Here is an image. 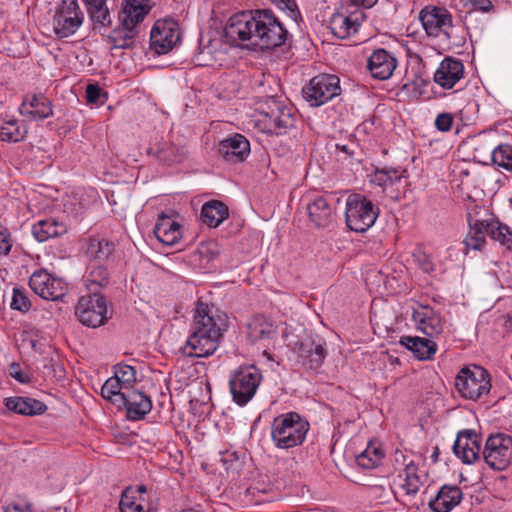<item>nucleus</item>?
<instances>
[{
	"instance_id": "1",
	"label": "nucleus",
	"mask_w": 512,
	"mask_h": 512,
	"mask_svg": "<svg viewBox=\"0 0 512 512\" xmlns=\"http://www.w3.org/2000/svg\"><path fill=\"white\" fill-rule=\"evenodd\" d=\"M288 35L284 24L268 9L236 13L225 26V37L231 44L254 50L280 47Z\"/></svg>"
},
{
	"instance_id": "2",
	"label": "nucleus",
	"mask_w": 512,
	"mask_h": 512,
	"mask_svg": "<svg viewBox=\"0 0 512 512\" xmlns=\"http://www.w3.org/2000/svg\"><path fill=\"white\" fill-rule=\"evenodd\" d=\"M227 329V316L214 305L198 302L192 324V333L187 338L183 353L192 358H206L219 347Z\"/></svg>"
},
{
	"instance_id": "3",
	"label": "nucleus",
	"mask_w": 512,
	"mask_h": 512,
	"mask_svg": "<svg viewBox=\"0 0 512 512\" xmlns=\"http://www.w3.org/2000/svg\"><path fill=\"white\" fill-rule=\"evenodd\" d=\"M310 429L309 422L296 412L275 417L271 424V440L278 449H290L301 445Z\"/></svg>"
},
{
	"instance_id": "4",
	"label": "nucleus",
	"mask_w": 512,
	"mask_h": 512,
	"mask_svg": "<svg viewBox=\"0 0 512 512\" xmlns=\"http://www.w3.org/2000/svg\"><path fill=\"white\" fill-rule=\"evenodd\" d=\"M379 216V208L362 194H350L345 204V221L354 232L363 233L371 228Z\"/></svg>"
},
{
	"instance_id": "5",
	"label": "nucleus",
	"mask_w": 512,
	"mask_h": 512,
	"mask_svg": "<svg viewBox=\"0 0 512 512\" xmlns=\"http://www.w3.org/2000/svg\"><path fill=\"white\" fill-rule=\"evenodd\" d=\"M262 381L261 371L254 365L240 366L229 377V388L233 401L245 406L252 400Z\"/></svg>"
},
{
	"instance_id": "6",
	"label": "nucleus",
	"mask_w": 512,
	"mask_h": 512,
	"mask_svg": "<svg viewBox=\"0 0 512 512\" xmlns=\"http://www.w3.org/2000/svg\"><path fill=\"white\" fill-rule=\"evenodd\" d=\"M282 335L286 345L297 353L302 365L313 370L322 365L326 351L321 343H316L310 336L300 337L288 328L283 331Z\"/></svg>"
},
{
	"instance_id": "7",
	"label": "nucleus",
	"mask_w": 512,
	"mask_h": 512,
	"mask_svg": "<svg viewBox=\"0 0 512 512\" xmlns=\"http://www.w3.org/2000/svg\"><path fill=\"white\" fill-rule=\"evenodd\" d=\"M455 386L462 397L476 401L490 392V377L480 366L465 367L458 372Z\"/></svg>"
},
{
	"instance_id": "8",
	"label": "nucleus",
	"mask_w": 512,
	"mask_h": 512,
	"mask_svg": "<svg viewBox=\"0 0 512 512\" xmlns=\"http://www.w3.org/2000/svg\"><path fill=\"white\" fill-rule=\"evenodd\" d=\"M419 19L428 36H443L447 40L454 37L453 18L445 7L425 6L419 13Z\"/></svg>"
},
{
	"instance_id": "9",
	"label": "nucleus",
	"mask_w": 512,
	"mask_h": 512,
	"mask_svg": "<svg viewBox=\"0 0 512 512\" xmlns=\"http://www.w3.org/2000/svg\"><path fill=\"white\" fill-rule=\"evenodd\" d=\"M341 92L340 80L336 75L320 74L313 77L302 89L303 98L313 107H319Z\"/></svg>"
},
{
	"instance_id": "10",
	"label": "nucleus",
	"mask_w": 512,
	"mask_h": 512,
	"mask_svg": "<svg viewBox=\"0 0 512 512\" xmlns=\"http://www.w3.org/2000/svg\"><path fill=\"white\" fill-rule=\"evenodd\" d=\"M83 19L77 0H62L53 17L54 33L58 38H67L76 33Z\"/></svg>"
},
{
	"instance_id": "11",
	"label": "nucleus",
	"mask_w": 512,
	"mask_h": 512,
	"mask_svg": "<svg viewBox=\"0 0 512 512\" xmlns=\"http://www.w3.org/2000/svg\"><path fill=\"white\" fill-rule=\"evenodd\" d=\"M483 457L490 468L506 469L512 464V437L502 433L491 435L486 441Z\"/></svg>"
},
{
	"instance_id": "12",
	"label": "nucleus",
	"mask_w": 512,
	"mask_h": 512,
	"mask_svg": "<svg viewBox=\"0 0 512 512\" xmlns=\"http://www.w3.org/2000/svg\"><path fill=\"white\" fill-rule=\"evenodd\" d=\"M29 286L35 294L44 300L57 301L61 299L68 290L67 283L60 277L40 269L32 273L29 279Z\"/></svg>"
},
{
	"instance_id": "13",
	"label": "nucleus",
	"mask_w": 512,
	"mask_h": 512,
	"mask_svg": "<svg viewBox=\"0 0 512 512\" xmlns=\"http://www.w3.org/2000/svg\"><path fill=\"white\" fill-rule=\"evenodd\" d=\"M107 305L105 299L99 294L82 296L75 308L79 321L88 327L96 328L107 320Z\"/></svg>"
},
{
	"instance_id": "14",
	"label": "nucleus",
	"mask_w": 512,
	"mask_h": 512,
	"mask_svg": "<svg viewBox=\"0 0 512 512\" xmlns=\"http://www.w3.org/2000/svg\"><path fill=\"white\" fill-rule=\"evenodd\" d=\"M179 25L172 19L157 20L150 33V47L157 54L168 53L179 41Z\"/></svg>"
},
{
	"instance_id": "15",
	"label": "nucleus",
	"mask_w": 512,
	"mask_h": 512,
	"mask_svg": "<svg viewBox=\"0 0 512 512\" xmlns=\"http://www.w3.org/2000/svg\"><path fill=\"white\" fill-rule=\"evenodd\" d=\"M412 320L416 329L430 338L439 336L443 331L440 314L429 305L416 304L413 306Z\"/></svg>"
},
{
	"instance_id": "16",
	"label": "nucleus",
	"mask_w": 512,
	"mask_h": 512,
	"mask_svg": "<svg viewBox=\"0 0 512 512\" xmlns=\"http://www.w3.org/2000/svg\"><path fill=\"white\" fill-rule=\"evenodd\" d=\"M332 201L329 195H317L307 202L306 211L314 228L324 229L333 222L335 208Z\"/></svg>"
},
{
	"instance_id": "17",
	"label": "nucleus",
	"mask_w": 512,
	"mask_h": 512,
	"mask_svg": "<svg viewBox=\"0 0 512 512\" xmlns=\"http://www.w3.org/2000/svg\"><path fill=\"white\" fill-rule=\"evenodd\" d=\"M273 105L275 108H270V112L265 115L268 131L276 135L287 134L295 128L297 122L295 110L276 101H273Z\"/></svg>"
},
{
	"instance_id": "18",
	"label": "nucleus",
	"mask_w": 512,
	"mask_h": 512,
	"mask_svg": "<svg viewBox=\"0 0 512 512\" xmlns=\"http://www.w3.org/2000/svg\"><path fill=\"white\" fill-rule=\"evenodd\" d=\"M364 19L365 13L359 9L337 11L330 18V29L336 37L345 39L358 31Z\"/></svg>"
},
{
	"instance_id": "19",
	"label": "nucleus",
	"mask_w": 512,
	"mask_h": 512,
	"mask_svg": "<svg viewBox=\"0 0 512 512\" xmlns=\"http://www.w3.org/2000/svg\"><path fill=\"white\" fill-rule=\"evenodd\" d=\"M455 456L464 464H472L480 458V441L474 430H464L457 434L452 447Z\"/></svg>"
},
{
	"instance_id": "20",
	"label": "nucleus",
	"mask_w": 512,
	"mask_h": 512,
	"mask_svg": "<svg viewBox=\"0 0 512 512\" xmlns=\"http://www.w3.org/2000/svg\"><path fill=\"white\" fill-rule=\"evenodd\" d=\"M467 221L469 231L463 243L469 249L480 250L485 244L486 235L489 236V214L484 211V215L480 216L479 212H469Z\"/></svg>"
},
{
	"instance_id": "21",
	"label": "nucleus",
	"mask_w": 512,
	"mask_h": 512,
	"mask_svg": "<svg viewBox=\"0 0 512 512\" xmlns=\"http://www.w3.org/2000/svg\"><path fill=\"white\" fill-rule=\"evenodd\" d=\"M463 77V63L452 57H445L434 73L435 83L444 89H452Z\"/></svg>"
},
{
	"instance_id": "22",
	"label": "nucleus",
	"mask_w": 512,
	"mask_h": 512,
	"mask_svg": "<svg viewBox=\"0 0 512 512\" xmlns=\"http://www.w3.org/2000/svg\"><path fill=\"white\" fill-rule=\"evenodd\" d=\"M218 153L229 162H242L250 153V143L245 136L234 134L220 141Z\"/></svg>"
},
{
	"instance_id": "23",
	"label": "nucleus",
	"mask_w": 512,
	"mask_h": 512,
	"mask_svg": "<svg viewBox=\"0 0 512 512\" xmlns=\"http://www.w3.org/2000/svg\"><path fill=\"white\" fill-rule=\"evenodd\" d=\"M397 66L396 58L385 49L375 50L368 58L367 68L373 78L389 79Z\"/></svg>"
},
{
	"instance_id": "24",
	"label": "nucleus",
	"mask_w": 512,
	"mask_h": 512,
	"mask_svg": "<svg viewBox=\"0 0 512 512\" xmlns=\"http://www.w3.org/2000/svg\"><path fill=\"white\" fill-rule=\"evenodd\" d=\"M153 231L156 238L168 246L177 244L182 237L181 225L164 213L158 216Z\"/></svg>"
},
{
	"instance_id": "25",
	"label": "nucleus",
	"mask_w": 512,
	"mask_h": 512,
	"mask_svg": "<svg viewBox=\"0 0 512 512\" xmlns=\"http://www.w3.org/2000/svg\"><path fill=\"white\" fill-rule=\"evenodd\" d=\"M148 153L155 156L159 161L172 165L181 163L186 158L187 150L183 145L162 140L151 145Z\"/></svg>"
},
{
	"instance_id": "26",
	"label": "nucleus",
	"mask_w": 512,
	"mask_h": 512,
	"mask_svg": "<svg viewBox=\"0 0 512 512\" xmlns=\"http://www.w3.org/2000/svg\"><path fill=\"white\" fill-rule=\"evenodd\" d=\"M20 112L34 120H43L53 114L52 103L42 94L27 95L22 102Z\"/></svg>"
},
{
	"instance_id": "27",
	"label": "nucleus",
	"mask_w": 512,
	"mask_h": 512,
	"mask_svg": "<svg viewBox=\"0 0 512 512\" xmlns=\"http://www.w3.org/2000/svg\"><path fill=\"white\" fill-rule=\"evenodd\" d=\"M401 480V488L406 495H416L427 480V473L419 468L413 461L405 465L402 473L398 476Z\"/></svg>"
},
{
	"instance_id": "28",
	"label": "nucleus",
	"mask_w": 512,
	"mask_h": 512,
	"mask_svg": "<svg viewBox=\"0 0 512 512\" xmlns=\"http://www.w3.org/2000/svg\"><path fill=\"white\" fill-rule=\"evenodd\" d=\"M463 498V493L458 486L445 485L441 487L434 499L429 501V507L434 512H450Z\"/></svg>"
},
{
	"instance_id": "29",
	"label": "nucleus",
	"mask_w": 512,
	"mask_h": 512,
	"mask_svg": "<svg viewBox=\"0 0 512 512\" xmlns=\"http://www.w3.org/2000/svg\"><path fill=\"white\" fill-rule=\"evenodd\" d=\"M127 415L131 420L137 421L144 418L152 409L151 399L142 392L129 390L124 399Z\"/></svg>"
},
{
	"instance_id": "30",
	"label": "nucleus",
	"mask_w": 512,
	"mask_h": 512,
	"mask_svg": "<svg viewBox=\"0 0 512 512\" xmlns=\"http://www.w3.org/2000/svg\"><path fill=\"white\" fill-rule=\"evenodd\" d=\"M399 343L419 360H429L437 351V344L433 340L418 336H402Z\"/></svg>"
},
{
	"instance_id": "31",
	"label": "nucleus",
	"mask_w": 512,
	"mask_h": 512,
	"mask_svg": "<svg viewBox=\"0 0 512 512\" xmlns=\"http://www.w3.org/2000/svg\"><path fill=\"white\" fill-rule=\"evenodd\" d=\"M149 10V6L138 0H126L119 12V22L124 25H134V28L139 31L140 23L149 13Z\"/></svg>"
},
{
	"instance_id": "32",
	"label": "nucleus",
	"mask_w": 512,
	"mask_h": 512,
	"mask_svg": "<svg viewBox=\"0 0 512 512\" xmlns=\"http://www.w3.org/2000/svg\"><path fill=\"white\" fill-rule=\"evenodd\" d=\"M5 405L10 411L26 416L42 414L46 410L44 403L32 398L10 397L5 400Z\"/></svg>"
},
{
	"instance_id": "33",
	"label": "nucleus",
	"mask_w": 512,
	"mask_h": 512,
	"mask_svg": "<svg viewBox=\"0 0 512 512\" xmlns=\"http://www.w3.org/2000/svg\"><path fill=\"white\" fill-rule=\"evenodd\" d=\"M84 283L91 294H98V290L109 284V273L103 265L90 263L84 275Z\"/></svg>"
},
{
	"instance_id": "34",
	"label": "nucleus",
	"mask_w": 512,
	"mask_h": 512,
	"mask_svg": "<svg viewBox=\"0 0 512 512\" xmlns=\"http://www.w3.org/2000/svg\"><path fill=\"white\" fill-rule=\"evenodd\" d=\"M228 207L221 201L212 200L201 209L202 221L210 227H218L228 217Z\"/></svg>"
},
{
	"instance_id": "35",
	"label": "nucleus",
	"mask_w": 512,
	"mask_h": 512,
	"mask_svg": "<svg viewBox=\"0 0 512 512\" xmlns=\"http://www.w3.org/2000/svg\"><path fill=\"white\" fill-rule=\"evenodd\" d=\"M139 31L134 28V25H124L119 22V26L111 31L108 36V41L116 49H127L133 46Z\"/></svg>"
},
{
	"instance_id": "36",
	"label": "nucleus",
	"mask_w": 512,
	"mask_h": 512,
	"mask_svg": "<svg viewBox=\"0 0 512 512\" xmlns=\"http://www.w3.org/2000/svg\"><path fill=\"white\" fill-rule=\"evenodd\" d=\"M276 329L270 320L257 316L248 324V336L252 341L271 340L277 334Z\"/></svg>"
},
{
	"instance_id": "37",
	"label": "nucleus",
	"mask_w": 512,
	"mask_h": 512,
	"mask_svg": "<svg viewBox=\"0 0 512 512\" xmlns=\"http://www.w3.org/2000/svg\"><path fill=\"white\" fill-rule=\"evenodd\" d=\"M66 228L55 219L40 220L32 227V234L39 242H45L50 238L58 237L65 233Z\"/></svg>"
},
{
	"instance_id": "38",
	"label": "nucleus",
	"mask_w": 512,
	"mask_h": 512,
	"mask_svg": "<svg viewBox=\"0 0 512 512\" xmlns=\"http://www.w3.org/2000/svg\"><path fill=\"white\" fill-rule=\"evenodd\" d=\"M115 250V244L104 238H90L88 241L86 254L92 261H106Z\"/></svg>"
},
{
	"instance_id": "39",
	"label": "nucleus",
	"mask_w": 512,
	"mask_h": 512,
	"mask_svg": "<svg viewBox=\"0 0 512 512\" xmlns=\"http://www.w3.org/2000/svg\"><path fill=\"white\" fill-rule=\"evenodd\" d=\"M27 129L15 119H0V140L3 142H20L25 139Z\"/></svg>"
},
{
	"instance_id": "40",
	"label": "nucleus",
	"mask_w": 512,
	"mask_h": 512,
	"mask_svg": "<svg viewBox=\"0 0 512 512\" xmlns=\"http://www.w3.org/2000/svg\"><path fill=\"white\" fill-rule=\"evenodd\" d=\"M489 236L503 247L512 250V229L489 214Z\"/></svg>"
},
{
	"instance_id": "41",
	"label": "nucleus",
	"mask_w": 512,
	"mask_h": 512,
	"mask_svg": "<svg viewBox=\"0 0 512 512\" xmlns=\"http://www.w3.org/2000/svg\"><path fill=\"white\" fill-rule=\"evenodd\" d=\"M128 393V389L118 382L113 376L108 378L101 388L103 398L111 401L119 408L125 404L124 399Z\"/></svg>"
},
{
	"instance_id": "42",
	"label": "nucleus",
	"mask_w": 512,
	"mask_h": 512,
	"mask_svg": "<svg viewBox=\"0 0 512 512\" xmlns=\"http://www.w3.org/2000/svg\"><path fill=\"white\" fill-rule=\"evenodd\" d=\"M401 178V172L397 169H376L370 175V182L385 190L386 188L393 186L394 184L399 182Z\"/></svg>"
},
{
	"instance_id": "43",
	"label": "nucleus",
	"mask_w": 512,
	"mask_h": 512,
	"mask_svg": "<svg viewBox=\"0 0 512 512\" xmlns=\"http://www.w3.org/2000/svg\"><path fill=\"white\" fill-rule=\"evenodd\" d=\"M87 12L93 23V30L100 34H104L112 23V17L106 4L95 8H89Z\"/></svg>"
},
{
	"instance_id": "44",
	"label": "nucleus",
	"mask_w": 512,
	"mask_h": 512,
	"mask_svg": "<svg viewBox=\"0 0 512 512\" xmlns=\"http://www.w3.org/2000/svg\"><path fill=\"white\" fill-rule=\"evenodd\" d=\"M383 457L384 453L379 447L369 444L367 448L356 457V463L364 469H372L381 463Z\"/></svg>"
},
{
	"instance_id": "45",
	"label": "nucleus",
	"mask_w": 512,
	"mask_h": 512,
	"mask_svg": "<svg viewBox=\"0 0 512 512\" xmlns=\"http://www.w3.org/2000/svg\"><path fill=\"white\" fill-rule=\"evenodd\" d=\"M142 502L140 497H136L134 489L127 488L122 493L119 508L121 512H147Z\"/></svg>"
},
{
	"instance_id": "46",
	"label": "nucleus",
	"mask_w": 512,
	"mask_h": 512,
	"mask_svg": "<svg viewBox=\"0 0 512 512\" xmlns=\"http://www.w3.org/2000/svg\"><path fill=\"white\" fill-rule=\"evenodd\" d=\"M495 165L512 172V146L502 144L493 149L491 153Z\"/></svg>"
},
{
	"instance_id": "47",
	"label": "nucleus",
	"mask_w": 512,
	"mask_h": 512,
	"mask_svg": "<svg viewBox=\"0 0 512 512\" xmlns=\"http://www.w3.org/2000/svg\"><path fill=\"white\" fill-rule=\"evenodd\" d=\"M113 377L129 391L136 382V371L130 365L117 364L114 368Z\"/></svg>"
},
{
	"instance_id": "48",
	"label": "nucleus",
	"mask_w": 512,
	"mask_h": 512,
	"mask_svg": "<svg viewBox=\"0 0 512 512\" xmlns=\"http://www.w3.org/2000/svg\"><path fill=\"white\" fill-rule=\"evenodd\" d=\"M220 461L227 472L238 474L243 468V460L236 451H225L221 453Z\"/></svg>"
},
{
	"instance_id": "49",
	"label": "nucleus",
	"mask_w": 512,
	"mask_h": 512,
	"mask_svg": "<svg viewBox=\"0 0 512 512\" xmlns=\"http://www.w3.org/2000/svg\"><path fill=\"white\" fill-rule=\"evenodd\" d=\"M10 307L23 313L30 309L31 302L22 289L17 287L12 289Z\"/></svg>"
},
{
	"instance_id": "50",
	"label": "nucleus",
	"mask_w": 512,
	"mask_h": 512,
	"mask_svg": "<svg viewBox=\"0 0 512 512\" xmlns=\"http://www.w3.org/2000/svg\"><path fill=\"white\" fill-rule=\"evenodd\" d=\"M414 262L418 267L425 273H431L434 271V264L431 257L422 249L417 248L412 254Z\"/></svg>"
},
{
	"instance_id": "51",
	"label": "nucleus",
	"mask_w": 512,
	"mask_h": 512,
	"mask_svg": "<svg viewBox=\"0 0 512 512\" xmlns=\"http://www.w3.org/2000/svg\"><path fill=\"white\" fill-rule=\"evenodd\" d=\"M106 94L97 84H89L86 88V100L90 104H104Z\"/></svg>"
},
{
	"instance_id": "52",
	"label": "nucleus",
	"mask_w": 512,
	"mask_h": 512,
	"mask_svg": "<svg viewBox=\"0 0 512 512\" xmlns=\"http://www.w3.org/2000/svg\"><path fill=\"white\" fill-rule=\"evenodd\" d=\"M269 1L271 3H273L274 5H276L279 9H281L283 11H287L288 15L293 19H296L297 15L299 14V12L297 10V6H296L295 2H293L292 0H269Z\"/></svg>"
},
{
	"instance_id": "53",
	"label": "nucleus",
	"mask_w": 512,
	"mask_h": 512,
	"mask_svg": "<svg viewBox=\"0 0 512 512\" xmlns=\"http://www.w3.org/2000/svg\"><path fill=\"white\" fill-rule=\"evenodd\" d=\"M453 124V116L450 113H440L435 119V127L441 132H448Z\"/></svg>"
},
{
	"instance_id": "54",
	"label": "nucleus",
	"mask_w": 512,
	"mask_h": 512,
	"mask_svg": "<svg viewBox=\"0 0 512 512\" xmlns=\"http://www.w3.org/2000/svg\"><path fill=\"white\" fill-rule=\"evenodd\" d=\"M10 375L20 383H27L29 378L20 370V366L17 363H12L9 369Z\"/></svg>"
},
{
	"instance_id": "55",
	"label": "nucleus",
	"mask_w": 512,
	"mask_h": 512,
	"mask_svg": "<svg viewBox=\"0 0 512 512\" xmlns=\"http://www.w3.org/2000/svg\"><path fill=\"white\" fill-rule=\"evenodd\" d=\"M9 235L5 229L0 230V255L8 254L11 249Z\"/></svg>"
},
{
	"instance_id": "56",
	"label": "nucleus",
	"mask_w": 512,
	"mask_h": 512,
	"mask_svg": "<svg viewBox=\"0 0 512 512\" xmlns=\"http://www.w3.org/2000/svg\"><path fill=\"white\" fill-rule=\"evenodd\" d=\"M4 512H34L30 504L17 503L8 505Z\"/></svg>"
},
{
	"instance_id": "57",
	"label": "nucleus",
	"mask_w": 512,
	"mask_h": 512,
	"mask_svg": "<svg viewBox=\"0 0 512 512\" xmlns=\"http://www.w3.org/2000/svg\"><path fill=\"white\" fill-rule=\"evenodd\" d=\"M471 3L475 9L483 12H487L493 7L490 0H471Z\"/></svg>"
},
{
	"instance_id": "58",
	"label": "nucleus",
	"mask_w": 512,
	"mask_h": 512,
	"mask_svg": "<svg viewBox=\"0 0 512 512\" xmlns=\"http://www.w3.org/2000/svg\"><path fill=\"white\" fill-rule=\"evenodd\" d=\"M349 1L351 2V4L354 7H359V8H363V9L372 8L378 2V0H349Z\"/></svg>"
},
{
	"instance_id": "59",
	"label": "nucleus",
	"mask_w": 512,
	"mask_h": 512,
	"mask_svg": "<svg viewBox=\"0 0 512 512\" xmlns=\"http://www.w3.org/2000/svg\"><path fill=\"white\" fill-rule=\"evenodd\" d=\"M84 2L87 6V10L106 4V0H84Z\"/></svg>"
},
{
	"instance_id": "60",
	"label": "nucleus",
	"mask_w": 512,
	"mask_h": 512,
	"mask_svg": "<svg viewBox=\"0 0 512 512\" xmlns=\"http://www.w3.org/2000/svg\"><path fill=\"white\" fill-rule=\"evenodd\" d=\"M337 148L346 154H352L347 145H337Z\"/></svg>"
},
{
	"instance_id": "61",
	"label": "nucleus",
	"mask_w": 512,
	"mask_h": 512,
	"mask_svg": "<svg viewBox=\"0 0 512 512\" xmlns=\"http://www.w3.org/2000/svg\"><path fill=\"white\" fill-rule=\"evenodd\" d=\"M134 491H135V493L138 492V493L142 494V493L146 492V487L144 485H141L137 488V490H134Z\"/></svg>"
},
{
	"instance_id": "62",
	"label": "nucleus",
	"mask_w": 512,
	"mask_h": 512,
	"mask_svg": "<svg viewBox=\"0 0 512 512\" xmlns=\"http://www.w3.org/2000/svg\"><path fill=\"white\" fill-rule=\"evenodd\" d=\"M508 325H509L510 329L512 330V316L509 317V319H508Z\"/></svg>"
},
{
	"instance_id": "63",
	"label": "nucleus",
	"mask_w": 512,
	"mask_h": 512,
	"mask_svg": "<svg viewBox=\"0 0 512 512\" xmlns=\"http://www.w3.org/2000/svg\"><path fill=\"white\" fill-rule=\"evenodd\" d=\"M510 201H511V203H512V197H511V200H510Z\"/></svg>"
}]
</instances>
